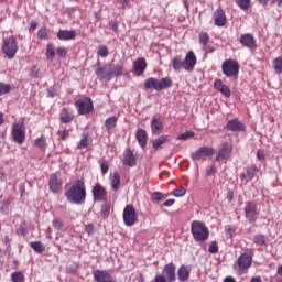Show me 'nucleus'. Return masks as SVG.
I'll use <instances>...</instances> for the list:
<instances>
[{"label":"nucleus","mask_w":282,"mask_h":282,"mask_svg":"<svg viewBox=\"0 0 282 282\" xmlns=\"http://www.w3.org/2000/svg\"><path fill=\"white\" fill-rule=\"evenodd\" d=\"M64 195L69 204H75L76 206L85 204V199H87V187L85 186V181L80 178L76 180L68 189H65Z\"/></svg>","instance_id":"1"},{"label":"nucleus","mask_w":282,"mask_h":282,"mask_svg":"<svg viewBox=\"0 0 282 282\" xmlns=\"http://www.w3.org/2000/svg\"><path fill=\"white\" fill-rule=\"evenodd\" d=\"M124 72V67L119 64H104L102 66H99L95 74L98 78V80H105L106 83H109L111 78H118L122 76Z\"/></svg>","instance_id":"2"},{"label":"nucleus","mask_w":282,"mask_h":282,"mask_svg":"<svg viewBox=\"0 0 282 282\" xmlns=\"http://www.w3.org/2000/svg\"><path fill=\"white\" fill-rule=\"evenodd\" d=\"M169 87H173V80H171V77H164L161 79L150 77L144 82L145 89H154L155 91H162V89H169Z\"/></svg>","instance_id":"3"},{"label":"nucleus","mask_w":282,"mask_h":282,"mask_svg":"<svg viewBox=\"0 0 282 282\" xmlns=\"http://www.w3.org/2000/svg\"><path fill=\"white\" fill-rule=\"evenodd\" d=\"M191 232L195 241H206V239H208V235H210L208 227L199 220L192 221Z\"/></svg>","instance_id":"4"},{"label":"nucleus","mask_w":282,"mask_h":282,"mask_svg":"<svg viewBox=\"0 0 282 282\" xmlns=\"http://www.w3.org/2000/svg\"><path fill=\"white\" fill-rule=\"evenodd\" d=\"M1 51L9 61H12V58L17 56V52H19L17 39H14V36L4 37L2 40Z\"/></svg>","instance_id":"5"},{"label":"nucleus","mask_w":282,"mask_h":282,"mask_svg":"<svg viewBox=\"0 0 282 282\" xmlns=\"http://www.w3.org/2000/svg\"><path fill=\"white\" fill-rule=\"evenodd\" d=\"M175 263L170 262L163 267L162 273L156 274L154 278V282H175L177 275L175 274Z\"/></svg>","instance_id":"6"},{"label":"nucleus","mask_w":282,"mask_h":282,"mask_svg":"<svg viewBox=\"0 0 282 282\" xmlns=\"http://www.w3.org/2000/svg\"><path fill=\"white\" fill-rule=\"evenodd\" d=\"M221 72L228 78H237L239 76V62L235 59H226L221 65Z\"/></svg>","instance_id":"7"},{"label":"nucleus","mask_w":282,"mask_h":282,"mask_svg":"<svg viewBox=\"0 0 282 282\" xmlns=\"http://www.w3.org/2000/svg\"><path fill=\"white\" fill-rule=\"evenodd\" d=\"M245 217L248 221H257L259 217V206L254 202H247L245 206Z\"/></svg>","instance_id":"8"},{"label":"nucleus","mask_w":282,"mask_h":282,"mask_svg":"<svg viewBox=\"0 0 282 282\" xmlns=\"http://www.w3.org/2000/svg\"><path fill=\"white\" fill-rule=\"evenodd\" d=\"M138 221V214L132 205H127L123 209V223L126 226H133Z\"/></svg>","instance_id":"9"},{"label":"nucleus","mask_w":282,"mask_h":282,"mask_svg":"<svg viewBox=\"0 0 282 282\" xmlns=\"http://www.w3.org/2000/svg\"><path fill=\"white\" fill-rule=\"evenodd\" d=\"M11 135L15 144H23L25 142V130H23L21 123L13 124Z\"/></svg>","instance_id":"10"},{"label":"nucleus","mask_w":282,"mask_h":282,"mask_svg":"<svg viewBox=\"0 0 282 282\" xmlns=\"http://www.w3.org/2000/svg\"><path fill=\"white\" fill-rule=\"evenodd\" d=\"M75 106L78 109V115L85 116V113H91L94 109V101H91L89 98H86L84 100H77Z\"/></svg>","instance_id":"11"},{"label":"nucleus","mask_w":282,"mask_h":282,"mask_svg":"<svg viewBox=\"0 0 282 282\" xmlns=\"http://www.w3.org/2000/svg\"><path fill=\"white\" fill-rule=\"evenodd\" d=\"M212 155H215V149L210 147H202L192 153L191 158L195 162L197 160H202V158H212Z\"/></svg>","instance_id":"12"},{"label":"nucleus","mask_w":282,"mask_h":282,"mask_svg":"<svg viewBox=\"0 0 282 282\" xmlns=\"http://www.w3.org/2000/svg\"><path fill=\"white\" fill-rule=\"evenodd\" d=\"M231 153H232V145L229 143H223L220 150L216 155V162H224V160H228Z\"/></svg>","instance_id":"13"},{"label":"nucleus","mask_w":282,"mask_h":282,"mask_svg":"<svg viewBox=\"0 0 282 282\" xmlns=\"http://www.w3.org/2000/svg\"><path fill=\"white\" fill-rule=\"evenodd\" d=\"M225 129H227L228 131H234L236 133H239L241 131H246V124L239 119L235 118L227 122V124L225 126Z\"/></svg>","instance_id":"14"},{"label":"nucleus","mask_w":282,"mask_h":282,"mask_svg":"<svg viewBox=\"0 0 282 282\" xmlns=\"http://www.w3.org/2000/svg\"><path fill=\"white\" fill-rule=\"evenodd\" d=\"M93 279L95 282H108L113 278H111V273L108 270L97 269L93 271Z\"/></svg>","instance_id":"15"},{"label":"nucleus","mask_w":282,"mask_h":282,"mask_svg":"<svg viewBox=\"0 0 282 282\" xmlns=\"http://www.w3.org/2000/svg\"><path fill=\"white\" fill-rule=\"evenodd\" d=\"M91 193H93L94 202H105V197H107V189H105V187H102L100 183H97L93 187Z\"/></svg>","instance_id":"16"},{"label":"nucleus","mask_w":282,"mask_h":282,"mask_svg":"<svg viewBox=\"0 0 282 282\" xmlns=\"http://www.w3.org/2000/svg\"><path fill=\"white\" fill-rule=\"evenodd\" d=\"M133 74L134 76H142L144 72H147V59L144 57H140L133 62Z\"/></svg>","instance_id":"17"},{"label":"nucleus","mask_w":282,"mask_h":282,"mask_svg":"<svg viewBox=\"0 0 282 282\" xmlns=\"http://www.w3.org/2000/svg\"><path fill=\"white\" fill-rule=\"evenodd\" d=\"M240 43L242 44V47H247L248 50H254V47H257V40L254 39V35L250 33L242 34L240 36Z\"/></svg>","instance_id":"18"},{"label":"nucleus","mask_w":282,"mask_h":282,"mask_svg":"<svg viewBox=\"0 0 282 282\" xmlns=\"http://www.w3.org/2000/svg\"><path fill=\"white\" fill-rule=\"evenodd\" d=\"M151 131L153 135H160L162 131H164V123H162V119L160 116H154L151 119Z\"/></svg>","instance_id":"19"},{"label":"nucleus","mask_w":282,"mask_h":282,"mask_svg":"<svg viewBox=\"0 0 282 282\" xmlns=\"http://www.w3.org/2000/svg\"><path fill=\"white\" fill-rule=\"evenodd\" d=\"M61 186H63V181L58 178L57 174H52L48 181V188L51 193H58V191H61Z\"/></svg>","instance_id":"20"},{"label":"nucleus","mask_w":282,"mask_h":282,"mask_svg":"<svg viewBox=\"0 0 282 282\" xmlns=\"http://www.w3.org/2000/svg\"><path fill=\"white\" fill-rule=\"evenodd\" d=\"M184 63L186 65V72H193V68L197 65V56H195L193 51L187 52Z\"/></svg>","instance_id":"21"},{"label":"nucleus","mask_w":282,"mask_h":282,"mask_svg":"<svg viewBox=\"0 0 282 282\" xmlns=\"http://www.w3.org/2000/svg\"><path fill=\"white\" fill-rule=\"evenodd\" d=\"M250 265H252V256L248 253H242L241 256H239L238 258L239 270H248Z\"/></svg>","instance_id":"22"},{"label":"nucleus","mask_w":282,"mask_h":282,"mask_svg":"<svg viewBox=\"0 0 282 282\" xmlns=\"http://www.w3.org/2000/svg\"><path fill=\"white\" fill-rule=\"evenodd\" d=\"M74 120V111L70 108H63L59 112V121L63 124H69Z\"/></svg>","instance_id":"23"},{"label":"nucleus","mask_w":282,"mask_h":282,"mask_svg":"<svg viewBox=\"0 0 282 282\" xmlns=\"http://www.w3.org/2000/svg\"><path fill=\"white\" fill-rule=\"evenodd\" d=\"M178 281L186 282L191 279V265H181L177 270Z\"/></svg>","instance_id":"24"},{"label":"nucleus","mask_w":282,"mask_h":282,"mask_svg":"<svg viewBox=\"0 0 282 282\" xmlns=\"http://www.w3.org/2000/svg\"><path fill=\"white\" fill-rule=\"evenodd\" d=\"M214 23L218 28H224L226 25V12L223 9H217L214 13Z\"/></svg>","instance_id":"25"},{"label":"nucleus","mask_w":282,"mask_h":282,"mask_svg":"<svg viewBox=\"0 0 282 282\" xmlns=\"http://www.w3.org/2000/svg\"><path fill=\"white\" fill-rule=\"evenodd\" d=\"M57 39L59 41H73V39H76V31H74V30H59L57 32Z\"/></svg>","instance_id":"26"},{"label":"nucleus","mask_w":282,"mask_h":282,"mask_svg":"<svg viewBox=\"0 0 282 282\" xmlns=\"http://www.w3.org/2000/svg\"><path fill=\"white\" fill-rule=\"evenodd\" d=\"M135 138L139 143V147H141V149H145L147 141L149 140V137L147 135V131L142 129H138L135 132Z\"/></svg>","instance_id":"27"},{"label":"nucleus","mask_w":282,"mask_h":282,"mask_svg":"<svg viewBox=\"0 0 282 282\" xmlns=\"http://www.w3.org/2000/svg\"><path fill=\"white\" fill-rule=\"evenodd\" d=\"M110 186L115 193H118L120 191V174L118 172H113L112 176L110 177Z\"/></svg>","instance_id":"28"},{"label":"nucleus","mask_w":282,"mask_h":282,"mask_svg":"<svg viewBox=\"0 0 282 282\" xmlns=\"http://www.w3.org/2000/svg\"><path fill=\"white\" fill-rule=\"evenodd\" d=\"M123 164L127 166H135V155H133V151H131V149H128V152L123 159Z\"/></svg>","instance_id":"29"},{"label":"nucleus","mask_w":282,"mask_h":282,"mask_svg":"<svg viewBox=\"0 0 282 282\" xmlns=\"http://www.w3.org/2000/svg\"><path fill=\"white\" fill-rule=\"evenodd\" d=\"M169 141V135H160L159 138L154 139L152 141V147L158 151V149L161 148L162 144Z\"/></svg>","instance_id":"30"},{"label":"nucleus","mask_w":282,"mask_h":282,"mask_svg":"<svg viewBox=\"0 0 282 282\" xmlns=\"http://www.w3.org/2000/svg\"><path fill=\"white\" fill-rule=\"evenodd\" d=\"M116 124H118V117L112 116L106 119L105 127L107 131H111V129H116Z\"/></svg>","instance_id":"31"},{"label":"nucleus","mask_w":282,"mask_h":282,"mask_svg":"<svg viewBox=\"0 0 282 282\" xmlns=\"http://www.w3.org/2000/svg\"><path fill=\"white\" fill-rule=\"evenodd\" d=\"M30 247L35 251V252H45V246H43V242L41 241H32L30 242Z\"/></svg>","instance_id":"32"},{"label":"nucleus","mask_w":282,"mask_h":282,"mask_svg":"<svg viewBox=\"0 0 282 282\" xmlns=\"http://www.w3.org/2000/svg\"><path fill=\"white\" fill-rule=\"evenodd\" d=\"M172 67L175 72H178V69H182V67H184V62H182V56H176L173 58Z\"/></svg>","instance_id":"33"},{"label":"nucleus","mask_w":282,"mask_h":282,"mask_svg":"<svg viewBox=\"0 0 282 282\" xmlns=\"http://www.w3.org/2000/svg\"><path fill=\"white\" fill-rule=\"evenodd\" d=\"M11 281L12 282H25V275H23V272H21V271H14L11 274Z\"/></svg>","instance_id":"34"},{"label":"nucleus","mask_w":282,"mask_h":282,"mask_svg":"<svg viewBox=\"0 0 282 282\" xmlns=\"http://www.w3.org/2000/svg\"><path fill=\"white\" fill-rule=\"evenodd\" d=\"M54 56H56V52L54 51V44L50 43L46 45L47 61H54Z\"/></svg>","instance_id":"35"},{"label":"nucleus","mask_w":282,"mask_h":282,"mask_svg":"<svg viewBox=\"0 0 282 282\" xmlns=\"http://www.w3.org/2000/svg\"><path fill=\"white\" fill-rule=\"evenodd\" d=\"M273 69L275 72V74H282V56L276 57L273 61Z\"/></svg>","instance_id":"36"},{"label":"nucleus","mask_w":282,"mask_h":282,"mask_svg":"<svg viewBox=\"0 0 282 282\" xmlns=\"http://www.w3.org/2000/svg\"><path fill=\"white\" fill-rule=\"evenodd\" d=\"M35 147L39 149L45 150L47 149V141L45 140V137L42 135L35 140Z\"/></svg>","instance_id":"37"},{"label":"nucleus","mask_w":282,"mask_h":282,"mask_svg":"<svg viewBox=\"0 0 282 282\" xmlns=\"http://www.w3.org/2000/svg\"><path fill=\"white\" fill-rule=\"evenodd\" d=\"M253 243H256V246H265V235H256L253 238Z\"/></svg>","instance_id":"38"},{"label":"nucleus","mask_w":282,"mask_h":282,"mask_svg":"<svg viewBox=\"0 0 282 282\" xmlns=\"http://www.w3.org/2000/svg\"><path fill=\"white\" fill-rule=\"evenodd\" d=\"M257 167L254 165H250L247 167L246 170V174H247V177L248 180H254V175H257Z\"/></svg>","instance_id":"39"},{"label":"nucleus","mask_w":282,"mask_h":282,"mask_svg":"<svg viewBox=\"0 0 282 282\" xmlns=\"http://www.w3.org/2000/svg\"><path fill=\"white\" fill-rule=\"evenodd\" d=\"M198 40H199L200 45H203V47H206V45H208V42L210 41V36H208V33L202 32L199 34Z\"/></svg>","instance_id":"40"},{"label":"nucleus","mask_w":282,"mask_h":282,"mask_svg":"<svg viewBox=\"0 0 282 282\" xmlns=\"http://www.w3.org/2000/svg\"><path fill=\"white\" fill-rule=\"evenodd\" d=\"M110 210H111V206H109V204H104L101 206V217L104 219H108L110 215Z\"/></svg>","instance_id":"41"},{"label":"nucleus","mask_w":282,"mask_h":282,"mask_svg":"<svg viewBox=\"0 0 282 282\" xmlns=\"http://www.w3.org/2000/svg\"><path fill=\"white\" fill-rule=\"evenodd\" d=\"M191 138H195V132L185 131L177 137V140H191Z\"/></svg>","instance_id":"42"},{"label":"nucleus","mask_w":282,"mask_h":282,"mask_svg":"<svg viewBox=\"0 0 282 282\" xmlns=\"http://www.w3.org/2000/svg\"><path fill=\"white\" fill-rule=\"evenodd\" d=\"M97 54L101 56V58H107L109 56V48L105 45H100Z\"/></svg>","instance_id":"43"},{"label":"nucleus","mask_w":282,"mask_h":282,"mask_svg":"<svg viewBox=\"0 0 282 282\" xmlns=\"http://www.w3.org/2000/svg\"><path fill=\"white\" fill-rule=\"evenodd\" d=\"M236 3L240 10H248L250 8V0H236Z\"/></svg>","instance_id":"44"},{"label":"nucleus","mask_w":282,"mask_h":282,"mask_svg":"<svg viewBox=\"0 0 282 282\" xmlns=\"http://www.w3.org/2000/svg\"><path fill=\"white\" fill-rule=\"evenodd\" d=\"M10 89H12V86H10V84H4L0 82V96H3L4 94H10Z\"/></svg>","instance_id":"45"},{"label":"nucleus","mask_w":282,"mask_h":282,"mask_svg":"<svg viewBox=\"0 0 282 282\" xmlns=\"http://www.w3.org/2000/svg\"><path fill=\"white\" fill-rule=\"evenodd\" d=\"M17 234L20 235V237H25V235H28V225L25 223H22L19 226Z\"/></svg>","instance_id":"46"},{"label":"nucleus","mask_w":282,"mask_h":282,"mask_svg":"<svg viewBox=\"0 0 282 282\" xmlns=\"http://www.w3.org/2000/svg\"><path fill=\"white\" fill-rule=\"evenodd\" d=\"M172 195L174 197H184L186 195V188L184 187H177L172 192Z\"/></svg>","instance_id":"47"},{"label":"nucleus","mask_w":282,"mask_h":282,"mask_svg":"<svg viewBox=\"0 0 282 282\" xmlns=\"http://www.w3.org/2000/svg\"><path fill=\"white\" fill-rule=\"evenodd\" d=\"M47 35H48V31H47V29H45V28H41V29L37 31V36H39V39H41L42 41H47Z\"/></svg>","instance_id":"48"},{"label":"nucleus","mask_w":282,"mask_h":282,"mask_svg":"<svg viewBox=\"0 0 282 282\" xmlns=\"http://www.w3.org/2000/svg\"><path fill=\"white\" fill-rule=\"evenodd\" d=\"M208 252L212 254H217V252H219V246L217 245V241H212L208 248Z\"/></svg>","instance_id":"49"},{"label":"nucleus","mask_w":282,"mask_h":282,"mask_svg":"<svg viewBox=\"0 0 282 282\" xmlns=\"http://www.w3.org/2000/svg\"><path fill=\"white\" fill-rule=\"evenodd\" d=\"M87 147H89V141L87 140V137H84L77 143V149H87Z\"/></svg>","instance_id":"50"},{"label":"nucleus","mask_w":282,"mask_h":282,"mask_svg":"<svg viewBox=\"0 0 282 282\" xmlns=\"http://www.w3.org/2000/svg\"><path fill=\"white\" fill-rule=\"evenodd\" d=\"M152 198L154 199V202H163L164 194L161 192H154V193H152Z\"/></svg>","instance_id":"51"},{"label":"nucleus","mask_w":282,"mask_h":282,"mask_svg":"<svg viewBox=\"0 0 282 282\" xmlns=\"http://www.w3.org/2000/svg\"><path fill=\"white\" fill-rule=\"evenodd\" d=\"M225 86H226V84H224V83L221 82V79H217V80H215V83H214V87H215V89H217V91H221Z\"/></svg>","instance_id":"52"},{"label":"nucleus","mask_w":282,"mask_h":282,"mask_svg":"<svg viewBox=\"0 0 282 282\" xmlns=\"http://www.w3.org/2000/svg\"><path fill=\"white\" fill-rule=\"evenodd\" d=\"M53 228L56 230H63V221H61L58 218H55L53 220Z\"/></svg>","instance_id":"53"},{"label":"nucleus","mask_w":282,"mask_h":282,"mask_svg":"<svg viewBox=\"0 0 282 282\" xmlns=\"http://www.w3.org/2000/svg\"><path fill=\"white\" fill-rule=\"evenodd\" d=\"M57 56H59V58H65V56H67V48L59 46L57 48Z\"/></svg>","instance_id":"54"},{"label":"nucleus","mask_w":282,"mask_h":282,"mask_svg":"<svg viewBox=\"0 0 282 282\" xmlns=\"http://www.w3.org/2000/svg\"><path fill=\"white\" fill-rule=\"evenodd\" d=\"M220 94H223L225 98H230V88L227 85H225L223 89H220Z\"/></svg>","instance_id":"55"},{"label":"nucleus","mask_w":282,"mask_h":282,"mask_svg":"<svg viewBox=\"0 0 282 282\" xmlns=\"http://www.w3.org/2000/svg\"><path fill=\"white\" fill-rule=\"evenodd\" d=\"M100 169H101L102 175H106V173L109 172V163L107 162L101 163Z\"/></svg>","instance_id":"56"},{"label":"nucleus","mask_w":282,"mask_h":282,"mask_svg":"<svg viewBox=\"0 0 282 282\" xmlns=\"http://www.w3.org/2000/svg\"><path fill=\"white\" fill-rule=\"evenodd\" d=\"M240 180H241V182H243V184H248V182L251 181L250 178H248V174L247 173H241L240 174Z\"/></svg>","instance_id":"57"},{"label":"nucleus","mask_w":282,"mask_h":282,"mask_svg":"<svg viewBox=\"0 0 282 282\" xmlns=\"http://www.w3.org/2000/svg\"><path fill=\"white\" fill-rule=\"evenodd\" d=\"M85 230L88 235H94V225L93 224L86 225Z\"/></svg>","instance_id":"58"},{"label":"nucleus","mask_w":282,"mask_h":282,"mask_svg":"<svg viewBox=\"0 0 282 282\" xmlns=\"http://www.w3.org/2000/svg\"><path fill=\"white\" fill-rule=\"evenodd\" d=\"M173 204H175V199H167L163 203V206H165L166 208L173 206Z\"/></svg>","instance_id":"59"},{"label":"nucleus","mask_w":282,"mask_h":282,"mask_svg":"<svg viewBox=\"0 0 282 282\" xmlns=\"http://www.w3.org/2000/svg\"><path fill=\"white\" fill-rule=\"evenodd\" d=\"M62 140H67L69 138V130H64L61 135Z\"/></svg>","instance_id":"60"},{"label":"nucleus","mask_w":282,"mask_h":282,"mask_svg":"<svg viewBox=\"0 0 282 282\" xmlns=\"http://www.w3.org/2000/svg\"><path fill=\"white\" fill-rule=\"evenodd\" d=\"M257 158L258 160H265V154L263 153V151L259 150L257 152Z\"/></svg>","instance_id":"61"},{"label":"nucleus","mask_w":282,"mask_h":282,"mask_svg":"<svg viewBox=\"0 0 282 282\" xmlns=\"http://www.w3.org/2000/svg\"><path fill=\"white\" fill-rule=\"evenodd\" d=\"M36 28H39V22H36L35 20H32L31 21V29L36 30Z\"/></svg>","instance_id":"62"},{"label":"nucleus","mask_w":282,"mask_h":282,"mask_svg":"<svg viewBox=\"0 0 282 282\" xmlns=\"http://www.w3.org/2000/svg\"><path fill=\"white\" fill-rule=\"evenodd\" d=\"M227 199L228 202H232L235 199V195L232 194V192H228Z\"/></svg>","instance_id":"63"},{"label":"nucleus","mask_w":282,"mask_h":282,"mask_svg":"<svg viewBox=\"0 0 282 282\" xmlns=\"http://www.w3.org/2000/svg\"><path fill=\"white\" fill-rule=\"evenodd\" d=\"M224 282H237V281L232 276H227L225 278Z\"/></svg>","instance_id":"64"}]
</instances>
